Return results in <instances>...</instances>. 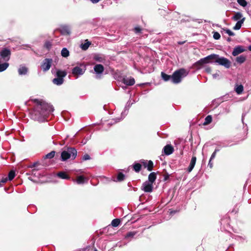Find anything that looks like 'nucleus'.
Segmentation results:
<instances>
[{
    "instance_id": "obj_49",
    "label": "nucleus",
    "mask_w": 251,
    "mask_h": 251,
    "mask_svg": "<svg viewBox=\"0 0 251 251\" xmlns=\"http://www.w3.org/2000/svg\"><path fill=\"white\" fill-rule=\"evenodd\" d=\"M146 192H151L152 189H144Z\"/></svg>"
},
{
    "instance_id": "obj_7",
    "label": "nucleus",
    "mask_w": 251,
    "mask_h": 251,
    "mask_svg": "<svg viewBox=\"0 0 251 251\" xmlns=\"http://www.w3.org/2000/svg\"><path fill=\"white\" fill-rule=\"evenodd\" d=\"M215 59V62L218 64L224 66L226 68H229L230 67L231 63L227 58L224 57H220L217 55V57H216Z\"/></svg>"
},
{
    "instance_id": "obj_16",
    "label": "nucleus",
    "mask_w": 251,
    "mask_h": 251,
    "mask_svg": "<svg viewBox=\"0 0 251 251\" xmlns=\"http://www.w3.org/2000/svg\"><path fill=\"white\" fill-rule=\"evenodd\" d=\"M196 159L197 158L196 156L192 157L188 169L189 172H191L192 170L193 169L196 164Z\"/></svg>"
},
{
    "instance_id": "obj_6",
    "label": "nucleus",
    "mask_w": 251,
    "mask_h": 251,
    "mask_svg": "<svg viewBox=\"0 0 251 251\" xmlns=\"http://www.w3.org/2000/svg\"><path fill=\"white\" fill-rule=\"evenodd\" d=\"M66 75L67 73L65 71L58 70L56 72L57 77L52 80L53 83L57 85H61L64 81L63 78Z\"/></svg>"
},
{
    "instance_id": "obj_54",
    "label": "nucleus",
    "mask_w": 251,
    "mask_h": 251,
    "mask_svg": "<svg viewBox=\"0 0 251 251\" xmlns=\"http://www.w3.org/2000/svg\"><path fill=\"white\" fill-rule=\"evenodd\" d=\"M227 41H230V38H228Z\"/></svg>"
},
{
    "instance_id": "obj_51",
    "label": "nucleus",
    "mask_w": 251,
    "mask_h": 251,
    "mask_svg": "<svg viewBox=\"0 0 251 251\" xmlns=\"http://www.w3.org/2000/svg\"><path fill=\"white\" fill-rule=\"evenodd\" d=\"M219 151V150L218 149H216L214 151H216V152L217 153V152Z\"/></svg>"
},
{
    "instance_id": "obj_34",
    "label": "nucleus",
    "mask_w": 251,
    "mask_h": 251,
    "mask_svg": "<svg viewBox=\"0 0 251 251\" xmlns=\"http://www.w3.org/2000/svg\"><path fill=\"white\" fill-rule=\"evenodd\" d=\"M55 152L54 151H52L48 153L46 155L45 157L46 158L51 159L53 158L55 155Z\"/></svg>"
},
{
    "instance_id": "obj_44",
    "label": "nucleus",
    "mask_w": 251,
    "mask_h": 251,
    "mask_svg": "<svg viewBox=\"0 0 251 251\" xmlns=\"http://www.w3.org/2000/svg\"><path fill=\"white\" fill-rule=\"evenodd\" d=\"M216 154V151H214V152L212 154V155L211 156V157L210 158V160L213 159L215 157Z\"/></svg>"
},
{
    "instance_id": "obj_23",
    "label": "nucleus",
    "mask_w": 251,
    "mask_h": 251,
    "mask_svg": "<svg viewBox=\"0 0 251 251\" xmlns=\"http://www.w3.org/2000/svg\"><path fill=\"white\" fill-rule=\"evenodd\" d=\"M242 18H244V17H243V15L240 12L236 13L234 16L232 17V19L235 21H240Z\"/></svg>"
},
{
    "instance_id": "obj_15",
    "label": "nucleus",
    "mask_w": 251,
    "mask_h": 251,
    "mask_svg": "<svg viewBox=\"0 0 251 251\" xmlns=\"http://www.w3.org/2000/svg\"><path fill=\"white\" fill-rule=\"evenodd\" d=\"M95 72L97 74H101L104 70L103 67L101 64H97L94 68Z\"/></svg>"
},
{
    "instance_id": "obj_52",
    "label": "nucleus",
    "mask_w": 251,
    "mask_h": 251,
    "mask_svg": "<svg viewBox=\"0 0 251 251\" xmlns=\"http://www.w3.org/2000/svg\"><path fill=\"white\" fill-rule=\"evenodd\" d=\"M248 49L250 50L251 51V45L249 47Z\"/></svg>"
},
{
    "instance_id": "obj_10",
    "label": "nucleus",
    "mask_w": 251,
    "mask_h": 251,
    "mask_svg": "<svg viewBox=\"0 0 251 251\" xmlns=\"http://www.w3.org/2000/svg\"><path fill=\"white\" fill-rule=\"evenodd\" d=\"M52 62V60L51 59L46 58L45 59L42 65L41 68L43 70V71L46 72L49 70L51 66V64Z\"/></svg>"
},
{
    "instance_id": "obj_48",
    "label": "nucleus",
    "mask_w": 251,
    "mask_h": 251,
    "mask_svg": "<svg viewBox=\"0 0 251 251\" xmlns=\"http://www.w3.org/2000/svg\"><path fill=\"white\" fill-rule=\"evenodd\" d=\"M212 75L214 78H216L217 76H219V74L218 73H216L213 74Z\"/></svg>"
},
{
    "instance_id": "obj_11",
    "label": "nucleus",
    "mask_w": 251,
    "mask_h": 251,
    "mask_svg": "<svg viewBox=\"0 0 251 251\" xmlns=\"http://www.w3.org/2000/svg\"><path fill=\"white\" fill-rule=\"evenodd\" d=\"M10 51L6 49L3 50L0 53L1 59L3 61H7L10 58Z\"/></svg>"
},
{
    "instance_id": "obj_19",
    "label": "nucleus",
    "mask_w": 251,
    "mask_h": 251,
    "mask_svg": "<svg viewBox=\"0 0 251 251\" xmlns=\"http://www.w3.org/2000/svg\"><path fill=\"white\" fill-rule=\"evenodd\" d=\"M235 91L236 93L240 95L242 93L243 90H244V87L242 85H237L236 84L235 86Z\"/></svg>"
},
{
    "instance_id": "obj_45",
    "label": "nucleus",
    "mask_w": 251,
    "mask_h": 251,
    "mask_svg": "<svg viewBox=\"0 0 251 251\" xmlns=\"http://www.w3.org/2000/svg\"><path fill=\"white\" fill-rule=\"evenodd\" d=\"M212 160H209L208 166L210 167V168H212L213 167V163L211 162Z\"/></svg>"
},
{
    "instance_id": "obj_35",
    "label": "nucleus",
    "mask_w": 251,
    "mask_h": 251,
    "mask_svg": "<svg viewBox=\"0 0 251 251\" xmlns=\"http://www.w3.org/2000/svg\"><path fill=\"white\" fill-rule=\"evenodd\" d=\"M238 3L241 6L245 7L247 5V2L245 0H237Z\"/></svg>"
},
{
    "instance_id": "obj_43",
    "label": "nucleus",
    "mask_w": 251,
    "mask_h": 251,
    "mask_svg": "<svg viewBox=\"0 0 251 251\" xmlns=\"http://www.w3.org/2000/svg\"><path fill=\"white\" fill-rule=\"evenodd\" d=\"M95 59L96 60L100 61V62H101L102 61V58L101 57H99V56H96L95 57Z\"/></svg>"
},
{
    "instance_id": "obj_20",
    "label": "nucleus",
    "mask_w": 251,
    "mask_h": 251,
    "mask_svg": "<svg viewBox=\"0 0 251 251\" xmlns=\"http://www.w3.org/2000/svg\"><path fill=\"white\" fill-rule=\"evenodd\" d=\"M245 18H242L241 20L237 21V23L233 27V29L234 30H239L241 26L243 24Z\"/></svg>"
},
{
    "instance_id": "obj_36",
    "label": "nucleus",
    "mask_w": 251,
    "mask_h": 251,
    "mask_svg": "<svg viewBox=\"0 0 251 251\" xmlns=\"http://www.w3.org/2000/svg\"><path fill=\"white\" fill-rule=\"evenodd\" d=\"M44 46H45V48H46L47 49L49 50L51 48L52 44L50 42L47 41V42H46Z\"/></svg>"
},
{
    "instance_id": "obj_46",
    "label": "nucleus",
    "mask_w": 251,
    "mask_h": 251,
    "mask_svg": "<svg viewBox=\"0 0 251 251\" xmlns=\"http://www.w3.org/2000/svg\"><path fill=\"white\" fill-rule=\"evenodd\" d=\"M169 177V175L168 174H166L164 176V180L166 181L168 179Z\"/></svg>"
},
{
    "instance_id": "obj_1",
    "label": "nucleus",
    "mask_w": 251,
    "mask_h": 251,
    "mask_svg": "<svg viewBox=\"0 0 251 251\" xmlns=\"http://www.w3.org/2000/svg\"><path fill=\"white\" fill-rule=\"evenodd\" d=\"M32 101L36 104L32 112L33 118L40 122L44 121L48 115L53 111L52 106L42 100L34 99Z\"/></svg>"
},
{
    "instance_id": "obj_27",
    "label": "nucleus",
    "mask_w": 251,
    "mask_h": 251,
    "mask_svg": "<svg viewBox=\"0 0 251 251\" xmlns=\"http://www.w3.org/2000/svg\"><path fill=\"white\" fill-rule=\"evenodd\" d=\"M246 56H244V55H240L239 56H238L236 58V61L238 63H240V64H242L246 60Z\"/></svg>"
},
{
    "instance_id": "obj_39",
    "label": "nucleus",
    "mask_w": 251,
    "mask_h": 251,
    "mask_svg": "<svg viewBox=\"0 0 251 251\" xmlns=\"http://www.w3.org/2000/svg\"><path fill=\"white\" fill-rule=\"evenodd\" d=\"M135 232H128L126 234V238H128V237H133L135 235Z\"/></svg>"
},
{
    "instance_id": "obj_5",
    "label": "nucleus",
    "mask_w": 251,
    "mask_h": 251,
    "mask_svg": "<svg viewBox=\"0 0 251 251\" xmlns=\"http://www.w3.org/2000/svg\"><path fill=\"white\" fill-rule=\"evenodd\" d=\"M15 176V172L13 170H11L9 172L8 176L5 175H0V187H2L4 184L8 182V181H11Z\"/></svg>"
},
{
    "instance_id": "obj_31",
    "label": "nucleus",
    "mask_w": 251,
    "mask_h": 251,
    "mask_svg": "<svg viewBox=\"0 0 251 251\" xmlns=\"http://www.w3.org/2000/svg\"><path fill=\"white\" fill-rule=\"evenodd\" d=\"M161 76L165 81L169 80L172 77V76L168 75L163 72L161 73Z\"/></svg>"
},
{
    "instance_id": "obj_4",
    "label": "nucleus",
    "mask_w": 251,
    "mask_h": 251,
    "mask_svg": "<svg viewBox=\"0 0 251 251\" xmlns=\"http://www.w3.org/2000/svg\"><path fill=\"white\" fill-rule=\"evenodd\" d=\"M217 57V54H212L203 58H202L196 62L194 66L198 68H200L202 65L212 62V60H215V58Z\"/></svg>"
},
{
    "instance_id": "obj_17",
    "label": "nucleus",
    "mask_w": 251,
    "mask_h": 251,
    "mask_svg": "<svg viewBox=\"0 0 251 251\" xmlns=\"http://www.w3.org/2000/svg\"><path fill=\"white\" fill-rule=\"evenodd\" d=\"M75 181L78 184H82L87 181V178L83 176H77Z\"/></svg>"
},
{
    "instance_id": "obj_40",
    "label": "nucleus",
    "mask_w": 251,
    "mask_h": 251,
    "mask_svg": "<svg viewBox=\"0 0 251 251\" xmlns=\"http://www.w3.org/2000/svg\"><path fill=\"white\" fill-rule=\"evenodd\" d=\"M90 159V156L87 154H85L83 157H82V159L83 160H89Z\"/></svg>"
},
{
    "instance_id": "obj_13",
    "label": "nucleus",
    "mask_w": 251,
    "mask_h": 251,
    "mask_svg": "<svg viewBox=\"0 0 251 251\" xmlns=\"http://www.w3.org/2000/svg\"><path fill=\"white\" fill-rule=\"evenodd\" d=\"M123 82L126 85L132 86L135 83V80L132 77H124Z\"/></svg>"
},
{
    "instance_id": "obj_18",
    "label": "nucleus",
    "mask_w": 251,
    "mask_h": 251,
    "mask_svg": "<svg viewBox=\"0 0 251 251\" xmlns=\"http://www.w3.org/2000/svg\"><path fill=\"white\" fill-rule=\"evenodd\" d=\"M125 177V175L122 173H119L117 175L116 178H113V180L114 181H122L124 180Z\"/></svg>"
},
{
    "instance_id": "obj_3",
    "label": "nucleus",
    "mask_w": 251,
    "mask_h": 251,
    "mask_svg": "<svg viewBox=\"0 0 251 251\" xmlns=\"http://www.w3.org/2000/svg\"><path fill=\"white\" fill-rule=\"evenodd\" d=\"M186 75L187 73L184 69L176 71L172 75V81L174 83H178L181 81V78Z\"/></svg>"
},
{
    "instance_id": "obj_2",
    "label": "nucleus",
    "mask_w": 251,
    "mask_h": 251,
    "mask_svg": "<svg viewBox=\"0 0 251 251\" xmlns=\"http://www.w3.org/2000/svg\"><path fill=\"white\" fill-rule=\"evenodd\" d=\"M77 155L76 150L72 148H68L66 150L63 151L61 154V160L63 161L67 159H74Z\"/></svg>"
},
{
    "instance_id": "obj_33",
    "label": "nucleus",
    "mask_w": 251,
    "mask_h": 251,
    "mask_svg": "<svg viewBox=\"0 0 251 251\" xmlns=\"http://www.w3.org/2000/svg\"><path fill=\"white\" fill-rule=\"evenodd\" d=\"M153 167V163L152 161H151V160L149 161L148 162V164H147V167H146V168H147V169L149 171H151L152 170Z\"/></svg>"
},
{
    "instance_id": "obj_55",
    "label": "nucleus",
    "mask_w": 251,
    "mask_h": 251,
    "mask_svg": "<svg viewBox=\"0 0 251 251\" xmlns=\"http://www.w3.org/2000/svg\"><path fill=\"white\" fill-rule=\"evenodd\" d=\"M94 251H98L97 250L95 249Z\"/></svg>"
},
{
    "instance_id": "obj_41",
    "label": "nucleus",
    "mask_w": 251,
    "mask_h": 251,
    "mask_svg": "<svg viewBox=\"0 0 251 251\" xmlns=\"http://www.w3.org/2000/svg\"><path fill=\"white\" fill-rule=\"evenodd\" d=\"M141 163L144 166L145 168L147 167V165L148 164V162L147 161L143 160L141 161Z\"/></svg>"
},
{
    "instance_id": "obj_29",
    "label": "nucleus",
    "mask_w": 251,
    "mask_h": 251,
    "mask_svg": "<svg viewBox=\"0 0 251 251\" xmlns=\"http://www.w3.org/2000/svg\"><path fill=\"white\" fill-rule=\"evenodd\" d=\"M212 116L211 115H208L205 118L204 122L203 123L204 125H207L209 124L212 122Z\"/></svg>"
},
{
    "instance_id": "obj_12",
    "label": "nucleus",
    "mask_w": 251,
    "mask_h": 251,
    "mask_svg": "<svg viewBox=\"0 0 251 251\" xmlns=\"http://www.w3.org/2000/svg\"><path fill=\"white\" fill-rule=\"evenodd\" d=\"M174 151V148L171 145H167L163 148L164 153L167 155L171 154L173 153Z\"/></svg>"
},
{
    "instance_id": "obj_28",
    "label": "nucleus",
    "mask_w": 251,
    "mask_h": 251,
    "mask_svg": "<svg viewBox=\"0 0 251 251\" xmlns=\"http://www.w3.org/2000/svg\"><path fill=\"white\" fill-rule=\"evenodd\" d=\"M90 45L91 43L90 42H88L87 40H86L85 43H84V44H82L81 45V48L83 50H85L89 48Z\"/></svg>"
},
{
    "instance_id": "obj_38",
    "label": "nucleus",
    "mask_w": 251,
    "mask_h": 251,
    "mask_svg": "<svg viewBox=\"0 0 251 251\" xmlns=\"http://www.w3.org/2000/svg\"><path fill=\"white\" fill-rule=\"evenodd\" d=\"M225 31L226 32V33H227L229 36H234V33L228 29H225Z\"/></svg>"
},
{
    "instance_id": "obj_8",
    "label": "nucleus",
    "mask_w": 251,
    "mask_h": 251,
    "mask_svg": "<svg viewBox=\"0 0 251 251\" xmlns=\"http://www.w3.org/2000/svg\"><path fill=\"white\" fill-rule=\"evenodd\" d=\"M149 182L145 183L143 188H152V183L156 179V174L155 173H151L148 177Z\"/></svg>"
},
{
    "instance_id": "obj_26",
    "label": "nucleus",
    "mask_w": 251,
    "mask_h": 251,
    "mask_svg": "<svg viewBox=\"0 0 251 251\" xmlns=\"http://www.w3.org/2000/svg\"><path fill=\"white\" fill-rule=\"evenodd\" d=\"M8 63L5 62L3 63H1V60H0V72H2L6 70L8 67Z\"/></svg>"
},
{
    "instance_id": "obj_53",
    "label": "nucleus",
    "mask_w": 251,
    "mask_h": 251,
    "mask_svg": "<svg viewBox=\"0 0 251 251\" xmlns=\"http://www.w3.org/2000/svg\"><path fill=\"white\" fill-rule=\"evenodd\" d=\"M35 166H36V163H34V164H33L31 166V167H35Z\"/></svg>"
},
{
    "instance_id": "obj_21",
    "label": "nucleus",
    "mask_w": 251,
    "mask_h": 251,
    "mask_svg": "<svg viewBox=\"0 0 251 251\" xmlns=\"http://www.w3.org/2000/svg\"><path fill=\"white\" fill-rule=\"evenodd\" d=\"M57 176L62 179H69L70 178L68 174L63 172L58 173Z\"/></svg>"
},
{
    "instance_id": "obj_37",
    "label": "nucleus",
    "mask_w": 251,
    "mask_h": 251,
    "mask_svg": "<svg viewBox=\"0 0 251 251\" xmlns=\"http://www.w3.org/2000/svg\"><path fill=\"white\" fill-rule=\"evenodd\" d=\"M221 35L218 32H215L213 34V38L216 40H218L220 38Z\"/></svg>"
},
{
    "instance_id": "obj_25",
    "label": "nucleus",
    "mask_w": 251,
    "mask_h": 251,
    "mask_svg": "<svg viewBox=\"0 0 251 251\" xmlns=\"http://www.w3.org/2000/svg\"><path fill=\"white\" fill-rule=\"evenodd\" d=\"M61 55L64 57H67L69 56V51L65 48H63L61 50Z\"/></svg>"
},
{
    "instance_id": "obj_22",
    "label": "nucleus",
    "mask_w": 251,
    "mask_h": 251,
    "mask_svg": "<svg viewBox=\"0 0 251 251\" xmlns=\"http://www.w3.org/2000/svg\"><path fill=\"white\" fill-rule=\"evenodd\" d=\"M18 72L20 75H25L27 72V69L25 66H21L19 68Z\"/></svg>"
},
{
    "instance_id": "obj_50",
    "label": "nucleus",
    "mask_w": 251,
    "mask_h": 251,
    "mask_svg": "<svg viewBox=\"0 0 251 251\" xmlns=\"http://www.w3.org/2000/svg\"><path fill=\"white\" fill-rule=\"evenodd\" d=\"M37 171L36 170V169H33L32 170V174H34L35 175V173H34L35 172H36Z\"/></svg>"
},
{
    "instance_id": "obj_9",
    "label": "nucleus",
    "mask_w": 251,
    "mask_h": 251,
    "mask_svg": "<svg viewBox=\"0 0 251 251\" xmlns=\"http://www.w3.org/2000/svg\"><path fill=\"white\" fill-rule=\"evenodd\" d=\"M85 71V68H82L80 67L76 66L72 70V74L77 78L79 75H82L84 73Z\"/></svg>"
},
{
    "instance_id": "obj_42",
    "label": "nucleus",
    "mask_w": 251,
    "mask_h": 251,
    "mask_svg": "<svg viewBox=\"0 0 251 251\" xmlns=\"http://www.w3.org/2000/svg\"><path fill=\"white\" fill-rule=\"evenodd\" d=\"M141 29L139 27H136L134 28V31L136 33H139L141 31Z\"/></svg>"
},
{
    "instance_id": "obj_30",
    "label": "nucleus",
    "mask_w": 251,
    "mask_h": 251,
    "mask_svg": "<svg viewBox=\"0 0 251 251\" xmlns=\"http://www.w3.org/2000/svg\"><path fill=\"white\" fill-rule=\"evenodd\" d=\"M133 169L136 172H139L141 169V165L140 163H135L133 165Z\"/></svg>"
},
{
    "instance_id": "obj_24",
    "label": "nucleus",
    "mask_w": 251,
    "mask_h": 251,
    "mask_svg": "<svg viewBox=\"0 0 251 251\" xmlns=\"http://www.w3.org/2000/svg\"><path fill=\"white\" fill-rule=\"evenodd\" d=\"M61 32L63 34H69L70 33V30L68 26H63L61 28Z\"/></svg>"
},
{
    "instance_id": "obj_47",
    "label": "nucleus",
    "mask_w": 251,
    "mask_h": 251,
    "mask_svg": "<svg viewBox=\"0 0 251 251\" xmlns=\"http://www.w3.org/2000/svg\"><path fill=\"white\" fill-rule=\"evenodd\" d=\"M211 68L210 67H207L206 69H205V71L208 73H210L211 72Z\"/></svg>"
},
{
    "instance_id": "obj_14",
    "label": "nucleus",
    "mask_w": 251,
    "mask_h": 251,
    "mask_svg": "<svg viewBox=\"0 0 251 251\" xmlns=\"http://www.w3.org/2000/svg\"><path fill=\"white\" fill-rule=\"evenodd\" d=\"M245 50L241 46H237L235 47L232 51V55L233 56H236L239 54L244 52Z\"/></svg>"
},
{
    "instance_id": "obj_32",
    "label": "nucleus",
    "mask_w": 251,
    "mask_h": 251,
    "mask_svg": "<svg viewBox=\"0 0 251 251\" xmlns=\"http://www.w3.org/2000/svg\"><path fill=\"white\" fill-rule=\"evenodd\" d=\"M120 220L118 219H115L112 220L111 222V225L113 226L116 227L120 224Z\"/></svg>"
}]
</instances>
